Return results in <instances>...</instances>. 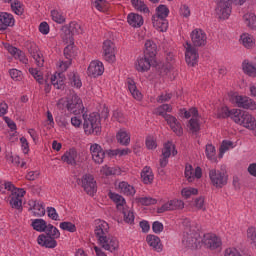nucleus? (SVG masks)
Instances as JSON below:
<instances>
[{"mask_svg": "<svg viewBox=\"0 0 256 256\" xmlns=\"http://www.w3.org/2000/svg\"><path fill=\"white\" fill-rule=\"evenodd\" d=\"M185 227L184 235L182 238V244L187 249H197L201 245V241L205 247L211 249V251H215V249H221V238L217 237L215 234H204L203 239L199 233H197V229L191 223V220L185 218L182 222Z\"/></svg>", "mask_w": 256, "mask_h": 256, "instance_id": "f257e3e1", "label": "nucleus"}, {"mask_svg": "<svg viewBox=\"0 0 256 256\" xmlns=\"http://www.w3.org/2000/svg\"><path fill=\"white\" fill-rule=\"evenodd\" d=\"M190 37L193 46L189 43L187 44L185 59L189 67H195L197 65V59H199V53L196 47H205L207 45V34L205 31L196 28L191 32Z\"/></svg>", "mask_w": 256, "mask_h": 256, "instance_id": "f03ea898", "label": "nucleus"}, {"mask_svg": "<svg viewBox=\"0 0 256 256\" xmlns=\"http://www.w3.org/2000/svg\"><path fill=\"white\" fill-rule=\"evenodd\" d=\"M0 193L8 195V202L12 209L21 211L23 209V197H25L27 191L23 188H18L11 182H4L0 184Z\"/></svg>", "mask_w": 256, "mask_h": 256, "instance_id": "7ed1b4c3", "label": "nucleus"}, {"mask_svg": "<svg viewBox=\"0 0 256 256\" xmlns=\"http://www.w3.org/2000/svg\"><path fill=\"white\" fill-rule=\"evenodd\" d=\"M145 47L144 56L142 58H138L136 63V69L141 73L149 71L151 67L155 65V57H157V44L151 40H147Z\"/></svg>", "mask_w": 256, "mask_h": 256, "instance_id": "20e7f679", "label": "nucleus"}, {"mask_svg": "<svg viewBox=\"0 0 256 256\" xmlns=\"http://www.w3.org/2000/svg\"><path fill=\"white\" fill-rule=\"evenodd\" d=\"M90 152H91L93 161H97V159H101V161H103L105 157H107V159H113V157H117V155L118 157L129 155V153H131V150L129 148L103 150V148H101V145L92 144L90 146Z\"/></svg>", "mask_w": 256, "mask_h": 256, "instance_id": "39448f33", "label": "nucleus"}, {"mask_svg": "<svg viewBox=\"0 0 256 256\" xmlns=\"http://www.w3.org/2000/svg\"><path fill=\"white\" fill-rule=\"evenodd\" d=\"M173 111V107L169 104H162L156 109L157 115L163 117L166 123L169 125L170 129L181 137L183 135V127L181 126V122L177 120V118L173 115L167 114Z\"/></svg>", "mask_w": 256, "mask_h": 256, "instance_id": "423d86ee", "label": "nucleus"}, {"mask_svg": "<svg viewBox=\"0 0 256 256\" xmlns=\"http://www.w3.org/2000/svg\"><path fill=\"white\" fill-rule=\"evenodd\" d=\"M46 232L45 234H41L37 238L38 245H41V247H46V249H55L57 247V240L59 237H61V232H59V229L57 227L49 224L46 226Z\"/></svg>", "mask_w": 256, "mask_h": 256, "instance_id": "0eeeda50", "label": "nucleus"}, {"mask_svg": "<svg viewBox=\"0 0 256 256\" xmlns=\"http://www.w3.org/2000/svg\"><path fill=\"white\" fill-rule=\"evenodd\" d=\"M84 131L86 134L101 135V115L97 112H93L89 117H84Z\"/></svg>", "mask_w": 256, "mask_h": 256, "instance_id": "6e6552de", "label": "nucleus"}, {"mask_svg": "<svg viewBox=\"0 0 256 256\" xmlns=\"http://www.w3.org/2000/svg\"><path fill=\"white\" fill-rule=\"evenodd\" d=\"M218 1L217 7L215 9L218 19L225 21L228 17L231 16L232 7L231 4L243 5L247 0H215Z\"/></svg>", "mask_w": 256, "mask_h": 256, "instance_id": "1a4fd4ad", "label": "nucleus"}, {"mask_svg": "<svg viewBox=\"0 0 256 256\" xmlns=\"http://www.w3.org/2000/svg\"><path fill=\"white\" fill-rule=\"evenodd\" d=\"M238 115L234 116V123L237 125H242L246 129H250V131H255L256 129V119L249 112L245 110L238 109Z\"/></svg>", "mask_w": 256, "mask_h": 256, "instance_id": "9d476101", "label": "nucleus"}, {"mask_svg": "<svg viewBox=\"0 0 256 256\" xmlns=\"http://www.w3.org/2000/svg\"><path fill=\"white\" fill-rule=\"evenodd\" d=\"M98 245L102 249H104V251L113 253V255H116V253H119V250L121 249L119 239L111 234L102 238L101 240H98Z\"/></svg>", "mask_w": 256, "mask_h": 256, "instance_id": "9b49d317", "label": "nucleus"}, {"mask_svg": "<svg viewBox=\"0 0 256 256\" xmlns=\"http://www.w3.org/2000/svg\"><path fill=\"white\" fill-rule=\"evenodd\" d=\"M209 177L212 185L217 189H222V187L227 185V181H229V175L225 170L212 169L209 171Z\"/></svg>", "mask_w": 256, "mask_h": 256, "instance_id": "f8f14e48", "label": "nucleus"}, {"mask_svg": "<svg viewBox=\"0 0 256 256\" xmlns=\"http://www.w3.org/2000/svg\"><path fill=\"white\" fill-rule=\"evenodd\" d=\"M231 101L232 103H235L237 107H240L242 109H250V111L256 110L255 101H253V99L247 96L235 95V96H232Z\"/></svg>", "mask_w": 256, "mask_h": 256, "instance_id": "ddd939ff", "label": "nucleus"}, {"mask_svg": "<svg viewBox=\"0 0 256 256\" xmlns=\"http://www.w3.org/2000/svg\"><path fill=\"white\" fill-rule=\"evenodd\" d=\"M82 188L87 193V195L93 196L97 193V181H95V177L91 174L83 175L81 179Z\"/></svg>", "mask_w": 256, "mask_h": 256, "instance_id": "4468645a", "label": "nucleus"}, {"mask_svg": "<svg viewBox=\"0 0 256 256\" xmlns=\"http://www.w3.org/2000/svg\"><path fill=\"white\" fill-rule=\"evenodd\" d=\"M67 110L75 115H79V113H83L85 107H83V100L76 94L72 95L71 99L67 102Z\"/></svg>", "mask_w": 256, "mask_h": 256, "instance_id": "2eb2a0df", "label": "nucleus"}, {"mask_svg": "<svg viewBox=\"0 0 256 256\" xmlns=\"http://www.w3.org/2000/svg\"><path fill=\"white\" fill-rule=\"evenodd\" d=\"M109 223H107L104 220H97L96 221V226L94 229V235L99 242L101 239H104V237L109 236Z\"/></svg>", "mask_w": 256, "mask_h": 256, "instance_id": "dca6fc26", "label": "nucleus"}, {"mask_svg": "<svg viewBox=\"0 0 256 256\" xmlns=\"http://www.w3.org/2000/svg\"><path fill=\"white\" fill-rule=\"evenodd\" d=\"M185 207V202L179 199L169 200L158 208V213H165V211H177Z\"/></svg>", "mask_w": 256, "mask_h": 256, "instance_id": "f3484780", "label": "nucleus"}, {"mask_svg": "<svg viewBox=\"0 0 256 256\" xmlns=\"http://www.w3.org/2000/svg\"><path fill=\"white\" fill-rule=\"evenodd\" d=\"M27 49L31 57L34 58L36 65L38 67H43V63H45V60L43 59V54L39 52V46H37L35 42H30L27 44Z\"/></svg>", "mask_w": 256, "mask_h": 256, "instance_id": "a211bd4d", "label": "nucleus"}, {"mask_svg": "<svg viewBox=\"0 0 256 256\" xmlns=\"http://www.w3.org/2000/svg\"><path fill=\"white\" fill-rule=\"evenodd\" d=\"M103 73H105V67L103 66V62L99 60H94L90 63L87 72L89 77H101Z\"/></svg>", "mask_w": 256, "mask_h": 256, "instance_id": "6ab92c4d", "label": "nucleus"}, {"mask_svg": "<svg viewBox=\"0 0 256 256\" xmlns=\"http://www.w3.org/2000/svg\"><path fill=\"white\" fill-rule=\"evenodd\" d=\"M104 59L108 63L115 61V44L111 40H106L103 43Z\"/></svg>", "mask_w": 256, "mask_h": 256, "instance_id": "aec40b11", "label": "nucleus"}, {"mask_svg": "<svg viewBox=\"0 0 256 256\" xmlns=\"http://www.w3.org/2000/svg\"><path fill=\"white\" fill-rule=\"evenodd\" d=\"M185 177L189 183H193L195 179H201V177H203V171L201 170V167H196V169L193 170V166L186 165Z\"/></svg>", "mask_w": 256, "mask_h": 256, "instance_id": "412c9836", "label": "nucleus"}, {"mask_svg": "<svg viewBox=\"0 0 256 256\" xmlns=\"http://www.w3.org/2000/svg\"><path fill=\"white\" fill-rule=\"evenodd\" d=\"M0 31H6L7 27L15 25V18L7 12H0Z\"/></svg>", "mask_w": 256, "mask_h": 256, "instance_id": "4be33fe9", "label": "nucleus"}, {"mask_svg": "<svg viewBox=\"0 0 256 256\" xmlns=\"http://www.w3.org/2000/svg\"><path fill=\"white\" fill-rule=\"evenodd\" d=\"M109 199L115 203L116 208L118 211H122L123 209L127 208V201L121 194H117L115 192H109L108 193Z\"/></svg>", "mask_w": 256, "mask_h": 256, "instance_id": "5701e85b", "label": "nucleus"}, {"mask_svg": "<svg viewBox=\"0 0 256 256\" xmlns=\"http://www.w3.org/2000/svg\"><path fill=\"white\" fill-rule=\"evenodd\" d=\"M239 109H231L229 110V107L225 106L222 107L218 113L216 114L217 119H227L230 117L232 121H235V117H237Z\"/></svg>", "mask_w": 256, "mask_h": 256, "instance_id": "b1692460", "label": "nucleus"}, {"mask_svg": "<svg viewBox=\"0 0 256 256\" xmlns=\"http://www.w3.org/2000/svg\"><path fill=\"white\" fill-rule=\"evenodd\" d=\"M31 213L34 217H43L45 215V206L42 201L32 200L30 202Z\"/></svg>", "mask_w": 256, "mask_h": 256, "instance_id": "393cba45", "label": "nucleus"}, {"mask_svg": "<svg viewBox=\"0 0 256 256\" xmlns=\"http://www.w3.org/2000/svg\"><path fill=\"white\" fill-rule=\"evenodd\" d=\"M152 24L157 31H160L161 33H165L167 29H169V21H167V18H158L156 16H152Z\"/></svg>", "mask_w": 256, "mask_h": 256, "instance_id": "a878e982", "label": "nucleus"}, {"mask_svg": "<svg viewBox=\"0 0 256 256\" xmlns=\"http://www.w3.org/2000/svg\"><path fill=\"white\" fill-rule=\"evenodd\" d=\"M141 179L145 185H151L155 176L151 167L145 166L141 171Z\"/></svg>", "mask_w": 256, "mask_h": 256, "instance_id": "bb28decb", "label": "nucleus"}, {"mask_svg": "<svg viewBox=\"0 0 256 256\" xmlns=\"http://www.w3.org/2000/svg\"><path fill=\"white\" fill-rule=\"evenodd\" d=\"M51 84L55 89H65V74L60 72L51 77Z\"/></svg>", "mask_w": 256, "mask_h": 256, "instance_id": "cd10ccee", "label": "nucleus"}, {"mask_svg": "<svg viewBox=\"0 0 256 256\" xmlns=\"http://www.w3.org/2000/svg\"><path fill=\"white\" fill-rule=\"evenodd\" d=\"M171 155L175 157V155H177V149H175L173 142L168 141L164 144V147L162 149V156L163 159H169Z\"/></svg>", "mask_w": 256, "mask_h": 256, "instance_id": "c85d7f7f", "label": "nucleus"}, {"mask_svg": "<svg viewBox=\"0 0 256 256\" xmlns=\"http://www.w3.org/2000/svg\"><path fill=\"white\" fill-rule=\"evenodd\" d=\"M127 85H128V90L130 91L132 97L134 99H137L138 101H141V99L143 98V95L141 94V92L137 90V85H135V80L128 78Z\"/></svg>", "mask_w": 256, "mask_h": 256, "instance_id": "c756f323", "label": "nucleus"}, {"mask_svg": "<svg viewBox=\"0 0 256 256\" xmlns=\"http://www.w3.org/2000/svg\"><path fill=\"white\" fill-rule=\"evenodd\" d=\"M118 189L120 190V193H123V195H127L128 197H133V195H135V187L125 181L118 184Z\"/></svg>", "mask_w": 256, "mask_h": 256, "instance_id": "7c9ffc66", "label": "nucleus"}, {"mask_svg": "<svg viewBox=\"0 0 256 256\" xmlns=\"http://www.w3.org/2000/svg\"><path fill=\"white\" fill-rule=\"evenodd\" d=\"M116 139H117L118 143L120 145H123L124 147H127V145H129V143H131V135H129V133H127V131H125V130H120L116 134Z\"/></svg>", "mask_w": 256, "mask_h": 256, "instance_id": "2f4dec72", "label": "nucleus"}, {"mask_svg": "<svg viewBox=\"0 0 256 256\" xmlns=\"http://www.w3.org/2000/svg\"><path fill=\"white\" fill-rule=\"evenodd\" d=\"M127 21L131 27H141V25H143V16L130 13L127 17Z\"/></svg>", "mask_w": 256, "mask_h": 256, "instance_id": "473e14b6", "label": "nucleus"}, {"mask_svg": "<svg viewBox=\"0 0 256 256\" xmlns=\"http://www.w3.org/2000/svg\"><path fill=\"white\" fill-rule=\"evenodd\" d=\"M61 39L64 41V43H69L70 45H73V43H75L73 33L69 29V26L62 27Z\"/></svg>", "mask_w": 256, "mask_h": 256, "instance_id": "72a5a7b5", "label": "nucleus"}, {"mask_svg": "<svg viewBox=\"0 0 256 256\" xmlns=\"http://www.w3.org/2000/svg\"><path fill=\"white\" fill-rule=\"evenodd\" d=\"M120 211L124 217L125 223H128V225H133V223H135V214L133 213V210L126 206V208Z\"/></svg>", "mask_w": 256, "mask_h": 256, "instance_id": "f704fd0d", "label": "nucleus"}, {"mask_svg": "<svg viewBox=\"0 0 256 256\" xmlns=\"http://www.w3.org/2000/svg\"><path fill=\"white\" fill-rule=\"evenodd\" d=\"M181 195L183 199H191V197H195V195H199V190L195 187L186 186L182 188Z\"/></svg>", "mask_w": 256, "mask_h": 256, "instance_id": "c9c22d12", "label": "nucleus"}, {"mask_svg": "<svg viewBox=\"0 0 256 256\" xmlns=\"http://www.w3.org/2000/svg\"><path fill=\"white\" fill-rule=\"evenodd\" d=\"M152 17H157L158 19H167V17H169V8L167 5L160 4L156 8V14Z\"/></svg>", "mask_w": 256, "mask_h": 256, "instance_id": "e433bc0d", "label": "nucleus"}, {"mask_svg": "<svg viewBox=\"0 0 256 256\" xmlns=\"http://www.w3.org/2000/svg\"><path fill=\"white\" fill-rule=\"evenodd\" d=\"M233 147H234L233 141L223 140L219 148L218 159H221L223 155H225V153H227L229 149H233Z\"/></svg>", "mask_w": 256, "mask_h": 256, "instance_id": "4c0bfd02", "label": "nucleus"}, {"mask_svg": "<svg viewBox=\"0 0 256 256\" xmlns=\"http://www.w3.org/2000/svg\"><path fill=\"white\" fill-rule=\"evenodd\" d=\"M100 173H101V175H104L105 177H109L111 175H120L121 168L104 166L101 168Z\"/></svg>", "mask_w": 256, "mask_h": 256, "instance_id": "58836bf2", "label": "nucleus"}, {"mask_svg": "<svg viewBox=\"0 0 256 256\" xmlns=\"http://www.w3.org/2000/svg\"><path fill=\"white\" fill-rule=\"evenodd\" d=\"M146 241L150 247H153V249H161V239L158 236L148 235Z\"/></svg>", "mask_w": 256, "mask_h": 256, "instance_id": "ea45409f", "label": "nucleus"}, {"mask_svg": "<svg viewBox=\"0 0 256 256\" xmlns=\"http://www.w3.org/2000/svg\"><path fill=\"white\" fill-rule=\"evenodd\" d=\"M243 19H244L247 27H249V29L256 30V15L255 14H253V13L245 14L243 16Z\"/></svg>", "mask_w": 256, "mask_h": 256, "instance_id": "a19ab883", "label": "nucleus"}, {"mask_svg": "<svg viewBox=\"0 0 256 256\" xmlns=\"http://www.w3.org/2000/svg\"><path fill=\"white\" fill-rule=\"evenodd\" d=\"M47 222L43 219H35L32 221V227L35 231H39L40 233H43L47 229Z\"/></svg>", "mask_w": 256, "mask_h": 256, "instance_id": "79ce46f5", "label": "nucleus"}, {"mask_svg": "<svg viewBox=\"0 0 256 256\" xmlns=\"http://www.w3.org/2000/svg\"><path fill=\"white\" fill-rule=\"evenodd\" d=\"M68 77L72 87H76V89H81L83 83L81 82L79 74L72 72L68 75Z\"/></svg>", "mask_w": 256, "mask_h": 256, "instance_id": "37998d69", "label": "nucleus"}, {"mask_svg": "<svg viewBox=\"0 0 256 256\" xmlns=\"http://www.w3.org/2000/svg\"><path fill=\"white\" fill-rule=\"evenodd\" d=\"M77 149L70 148L66 153L62 156V161H77Z\"/></svg>", "mask_w": 256, "mask_h": 256, "instance_id": "c03bdc74", "label": "nucleus"}, {"mask_svg": "<svg viewBox=\"0 0 256 256\" xmlns=\"http://www.w3.org/2000/svg\"><path fill=\"white\" fill-rule=\"evenodd\" d=\"M133 7L142 13H149V7L141 0H131Z\"/></svg>", "mask_w": 256, "mask_h": 256, "instance_id": "a18cd8bd", "label": "nucleus"}, {"mask_svg": "<svg viewBox=\"0 0 256 256\" xmlns=\"http://www.w3.org/2000/svg\"><path fill=\"white\" fill-rule=\"evenodd\" d=\"M136 201L140 204V205H144L146 207H149V205H155L157 204V199L153 198V197H138L136 198Z\"/></svg>", "mask_w": 256, "mask_h": 256, "instance_id": "49530a36", "label": "nucleus"}, {"mask_svg": "<svg viewBox=\"0 0 256 256\" xmlns=\"http://www.w3.org/2000/svg\"><path fill=\"white\" fill-rule=\"evenodd\" d=\"M188 128L192 133H199V131H201V125L199 124V119L191 118L188 123Z\"/></svg>", "mask_w": 256, "mask_h": 256, "instance_id": "de8ad7c7", "label": "nucleus"}, {"mask_svg": "<svg viewBox=\"0 0 256 256\" xmlns=\"http://www.w3.org/2000/svg\"><path fill=\"white\" fill-rule=\"evenodd\" d=\"M68 29L72 32V35H81L83 33V28H81V24L77 22H70Z\"/></svg>", "mask_w": 256, "mask_h": 256, "instance_id": "09e8293b", "label": "nucleus"}, {"mask_svg": "<svg viewBox=\"0 0 256 256\" xmlns=\"http://www.w3.org/2000/svg\"><path fill=\"white\" fill-rule=\"evenodd\" d=\"M11 9L16 15H23V4L19 0H14L11 3Z\"/></svg>", "mask_w": 256, "mask_h": 256, "instance_id": "8fccbe9b", "label": "nucleus"}, {"mask_svg": "<svg viewBox=\"0 0 256 256\" xmlns=\"http://www.w3.org/2000/svg\"><path fill=\"white\" fill-rule=\"evenodd\" d=\"M205 153H206L207 159H210V161H213V159H215V155H217V150L215 149V146H213V144H207Z\"/></svg>", "mask_w": 256, "mask_h": 256, "instance_id": "3c124183", "label": "nucleus"}, {"mask_svg": "<svg viewBox=\"0 0 256 256\" xmlns=\"http://www.w3.org/2000/svg\"><path fill=\"white\" fill-rule=\"evenodd\" d=\"M59 227L62 231H68L69 233H75L77 231V227L71 222H61Z\"/></svg>", "mask_w": 256, "mask_h": 256, "instance_id": "603ef678", "label": "nucleus"}, {"mask_svg": "<svg viewBox=\"0 0 256 256\" xmlns=\"http://www.w3.org/2000/svg\"><path fill=\"white\" fill-rule=\"evenodd\" d=\"M194 207L200 211H205V197L200 196L194 200Z\"/></svg>", "mask_w": 256, "mask_h": 256, "instance_id": "864d4df0", "label": "nucleus"}, {"mask_svg": "<svg viewBox=\"0 0 256 256\" xmlns=\"http://www.w3.org/2000/svg\"><path fill=\"white\" fill-rule=\"evenodd\" d=\"M52 19L56 23H65V17L59 11L57 10H52L51 11Z\"/></svg>", "mask_w": 256, "mask_h": 256, "instance_id": "5fc2aeb1", "label": "nucleus"}, {"mask_svg": "<svg viewBox=\"0 0 256 256\" xmlns=\"http://www.w3.org/2000/svg\"><path fill=\"white\" fill-rule=\"evenodd\" d=\"M48 217L52 219V221H59V214L57 213V210L54 207H48L47 208Z\"/></svg>", "mask_w": 256, "mask_h": 256, "instance_id": "6e6d98bb", "label": "nucleus"}, {"mask_svg": "<svg viewBox=\"0 0 256 256\" xmlns=\"http://www.w3.org/2000/svg\"><path fill=\"white\" fill-rule=\"evenodd\" d=\"M94 7L98 11H107V1H105V0H96L94 2Z\"/></svg>", "mask_w": 256, "mask_h": 256, "instance_id": "4d7b16f0", "label": "nucleus"}, {"mask_svg": "<svg viewBox=\"0 0 256 256\" xmlns=\"http://www.w3.org/2000/svg\"><path fill=\"white\" fill-rule=\"evenodd\" d=\"M29 73L36 79V81L41 85L43 83V75L39 74V70L35 68H30Z\"/></svg>", "mask_w": 256, "mask_h": 256, "instance_id": "13d9d810", "label": "nucleus"}, {"mask_svg": "<svg viewBox=\"0 0 256 256\" xmlns=\"http://www.w3.org/2000/svg\"><path fill=\"white\" fill-rule=\"evenodd\" d=\"M163 229H164L163 223H161L159 221L153 222L152 231L154 233H156V235H159L160 233H163Z\"/></svg>", "mask_w": 256, "mask_h": 256, "instance_id": "bf43d9fd", "label": "nucleus"}, {"mask_svg": "<svg viewBox=\"0 0 256 256\" xmlns=\"http://www.w3.org/2000/svg\"><path fill=\"white\" fill-rule=\"evenodd\" d=\"M242 39V43L244 45V47H251L253 45V38H251V36H249V34H243L241 36Z\"/></svg>", "mask_w": 256, "mask_h": 256, "instance_id": "052dcab7", "label": "nucleus"}, {"mask_svg": "<svg viewBox=\"0 0 256 256\" xmlns=\"http://www.w3.org/2000/svg\"><path fill=\"white\" fill-rule=\"evenodd\" d=\"M64 57L68 59V63L71 64V59L73 57V46L68 45L64 48Z\"/></svg>", "mask_w": 256, "mask_h": 256, "instance_id": "680f3d73", "label": "nucleus"}, {"mask_svg": "<svg viewBox=\"0 0 256 256\" xmlns=\"http://www.w3.org/2000/svg\"><path fill=\"white\" fill-rule=\"evenodd\" d=\"M247 238L249 239V241H251V243L256 242V229H255V227H249L248 228Z\"/></svg>", "mask_w": 256, "mask_h": 256, "instance_id": "e2e57ef3", "label": "nucleus"}, {"mask_svg": "<svg viewBox=\"0 0 256 256\" xmlns=\"http://www.w3.org/2000/svg\"><path fill=\"white\" fill-rule=\"evenodd\" d=\"M172 97H173V94L171 93L161 94L160 96H158L157 102L167 103V101H171Z\"/></svg>", "mask_w": 256, "mask_h": 256, "instance_id": "0e129e2a", "label": "nucleus"}, {"mask_svg": "<svg viewBox=\"0 0 256 256\" xmlns=\"http://www.w3.org/2000/svg\"><path fill=\"white\" fill-rule=\"evenodd\" d=\"M224 256H242L241 252L237 248H227L224 252Z\"/></svg>", "mask_w": 256, "mask_h": 256, "instance_id": "69168bd1", "label": "nucleus"}, {"mask_svg": "<svg viewBox=\"0 0 256 256\" xmlns=\"http://www.w3.org/2000/svg\"><path fill=\"white\" fill-rule=\"evenodd\" d=\"M180 15L182 17H190L191 16V9H189V6H187L186 4L182 5L180 7Z\"/></svg>", "mask_w": 256, "mask_h": 256, "instance_id": "338daca9", "label": "nucleus"}, {"mask_svg": "<svg viewBox=\"0 0 256 256\" xmlns=\"http://www.w3.org/2000/svg\"><path fill=\"white\" fill-rule=\"evenodd\" d=\"M39 31L42 35H49V24L47 22H41L39 25Z\"/></svg>", "mask_w": 256, "mask_h": 256, "instance_id": "774afa93", "label": "nucleus"}]
</instances>
